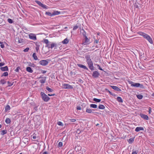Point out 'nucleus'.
<instances>
[{"label": "nucleus", "instance_id": "nucleus-1", "mask_svg": "<svg viewBox=\"0 0 154 154\" xmlns=\"http://www.w3.org/2000/svg\"><path fill=\"white\" fill-rule=\"evenodd\" d=\"M85 58L86 60V62L88 65L89 68L91 71L94 70V67L93 66V63L92 61L90 56L89 55H87L85 57Z\"/></svg>", "mask_w": 154, "mask_h": 154}, {"label": "nucleus", "instance_id": "nucleus-2", "mask_svg": "<svg viewBox=\"0 0 154 154\" xmlns=\"http://www.w3.org/2000/svg\"><path fill=\"white\" fill-rule=\"evenodd\" d=\"M41 95L42 99L45 102H48L50 99V98L43 92H41Z\"/></svg>", "mask_w": 154, "mask_h": 154}, {"label": "nucleus", "instance_id": "nucleus-3", "mask_svg": "<svg viewBox=\"0 0 154 154\" xmlns=\"http://www.w3.org/2000/svg\"><path fill=\"white\" fill-rule=\"evenodd\" d=\"M49 60L48 59L46 60H42L39 62V63L43 66H45L47 65Z\"/></svg>", "mask_w": 154, "mask_h": 154}, {"label": "nucleus", "instance_id": "nucleus-4", "mask_svg": "<svg viewBox=\"0 0 154 154\" xmlns=\"http://www.w3.org/2000/svg\"><path fill=\"white\" fill-rule=\"evenodd\" d=\"M138 34L142 36L144 38H151V37L148 35L142 32H139Z\"/></svg>", "mask_w": 154, "mask_h": 154}, {"label": "nucleus", "instance_id": "nucleus-5", "mask_svg": "<svg viewBox=\"0 0 154 154\" xmlns=\"http://www.w3.org/2000/svg\"><path fill=\"white\" fill-rule=\"evenodd\" d=\"M132 87H140L142 89L144 88V87L142 84H140L139 83H134V85H132Z\"/></svg>", "mask_w": 154, "mask_h": 154}, {"label": "nucleus", "instance_id": "nucleus-6", "mask_svg": "<svg viewBox=\"0 0 154 154\" xmlns=\"http://www.w3.org/2000/svg\"><path fill=\"white\" fill-rule=\"evenodd\" d=\"M80 34L83 36L84 38H88L85 32L83 29H80Z\"/></svg>", "mask_w": 154, "mask_h": 154}, {"label": "nucleus", "instance_id": "nucleus-7", "mask_svg": "<svg viewBox=\"0 0 154 154\" xmlns=\"http://www.w3.org/2000/svg\"><path fill=\"white\" fill-rule=\"evenodd\" d=\"M100 74L97 71H94L93 72L92 75L94 78H97L100 75Z\"/></svg>", "mask_w": 154, "mask_h": 154}, {"label": "nucleus", "instance_id": "nucleus-8", "mask_svg": "<svg viewBox=\"0 0 154 154\" xmlns=\"http://www.w3.org/2000/svg\"><path fill=\"white\" fill-rule=\"evenodd\" d=\"M35 2L39 6L42 7L44 8L47 9L48 8L47 7V6L44 5H43V4H42L41 2L39 1H35Z\"/></svg>", "mask_w": 154, "mask_h": 154}, {"label": "nucleus", "instance_id": "nucleus-9", "mask_svg": "<svg viewBox=\"0 0 154 154\" xmlns=\"http://www.w3.org/2000/svg\"><path fill=\"white\" fill-rule=\"evenodd\" d=\"M91 42L90 39H83L82 44L84 45H87Z\"/></svg>", "mask_w": 154, "mask_h": 154}, {"label": "nucleus", "instance_id": "nucleus-10", "mask_svg": "<svg viewBox=\"0 0 154 154\" xmlns=\"http://www.w3.org/2000/svg\"><path fill=\"white\" fill-rule=\"evenodd\" d=\"M63 87L65 89H72L73 88L71 85L68 84H63Z\"/></svg>", "mask_w": 154, "mask_h": 154}, {"label": "nucleus", "instance_id": "nucleus-11", "mask_svg": "<svg viewBox=\"0 0 154 154\" xmlns=\"http://www.w3.org/2000/svg\"><path fill=\"white\" fill-rule=\"evenodd\" d=\"M140 116L141 117L144 119L148 120L149 119L148 116L146 115L143 114H140Z\"/></svg>", "mask_w": 154, "mask_h": 154}, {"label": "nucleus", "instance_id": "nucleus-12", "mask_svg": "<svg viewBox=\"0 0 154 154\" xmlns=\"http://www.w3.org/2000/svg\"><path fill=\"white\" fill-rule=\"evenodd\" d=\"M111 87L113 89H114V90H115L116 91H121V89L116 86H111Z\"/></svg>", "mask_w": 154, "mask_h": 154}, {"label": "nucleus", "instance_id": "nucleus-13", "mask_svg": "<svg viewBox=\"0 0 154 154\" xmlns=\"http://www.w3.org/2000/svg\"><path fill=\"white\" fill-rule=\"evenodd\" d=\"M57 44L55 43H52L51 45V46H49L48 47V48H53L54 47H55V49H57Z\"/></svg>", "mask_w": 154, "mask_h": 154}, {"label": "nucleus", "instance_id": "nucleus-14", "mask_svg": "<svg viewBox=\"0 0 154 154\" xmlns=\"http://www.w3.org/2000/svg\"><path fill=\"white\" fill-rule=\"evenodd\" d=\"M0 69L2 71H7L8 70V69L7 66H6L3 67H1L0 68Z\"/></svg>", "mask_w": 154, "mask_h": 154}, {"label": "nucleus", "instance_id": "nucleus-15", "mask_svg": "<svg viewBox=\"0 0 154 154\" xmlns=\"http://www.w3.org/2000/svg\"><path fill=\"white\" fill-rule=\"evenodd\" d=\"M78 66L79 67H80L83 68L84 69H86L87 70H88V68L86 66L82 64H78Z\"/></svg>", "mask_w": 154, "mask_h": 154}, {"label": "nucleus", "instance_id": "nucleus-16", "mask_svg": "<svg viewBox=\"0 0 154 154\" xmlns=\"http://www.w3.org/2000/svg\"><path fill=\"white\" fill-rule=\"evenodd\" d=\"M143 130H144V128L143 127H137L135 129V131L136 132H139L140 130L143 131Z\"/></svg>", "mask_w": 154, "mask_h": 154}, {"label": "nucleus", "instance_id": "nucleus-17", "mask_svg": "<svg viewBox=\"0 0 154 154\" xmlns=\"http://www.w3.org/2000/svg\"><path fill=\"white\" fill-rule=\"evenodd\" d=\"M30 38H36V36L34 34L31 33L29 35Z\"/></svg>", "mask_w": 154, "mask_h": 154}, {"label": "nucleus", "instance_id": "nucleus-18", "mask_svg": "<svg viewBox=\"0 0 154 154\" xmlns=\"http://www.w3.org/2000/svg\"><path fill=\"white\" fill-rule=\"evenodd\" d=\"M26 70L28 72L30 73H32L33 72V70L30 67H27L26 68Z\"/></svg>", "mask_w": 154, "mask_h": 154}, {"label": "nucleus", "instance_id": "nucleus-19", "mask_svg": "<svg viewBox=\"0 0 154 154\" xmlns=\"http://www.w3.org/2000/svg\"><path fill=\"white\" fill-rule=\"evenodd\" d=\"M95 110L94 109L91 110V109H86V112H88V113H94V112H92V110Z\"/></svg>", "mask_w": 154, "mask_h": 154}, {"label": "nucleus", "instance_id": "nucleus-20", "mask_svg": "<svg viewBox=\"0 0 154 154\" xmlns=\"http://www.w3.org/2000/svg\"><path fill=\"white\" fill-rule=\"evenodd\" d=\"M32 57L35 60H38V58L37 56L36 55V54L35 53H33L32 54Z\"/></svg>", "mask_w": 154, "mask_h": 154}, {"label": "nucleus", "instance_id": "nucleus-21", "mask_svg": "<svg viewBox=\"0 0 154 154\" xmlns=\"http://www.w3.org/2000/svg\"><path fill=\"white\" fill-rule=\"evenodd\" d=\"M117 100L119 102L122 103L123 102L122 99L120 97H117Z\"/></svg>", "mask_w": 154, "mask_h": 154}, {"label": "nucleus", "instance_id": "nucleus-22", "mask_svg": "<svg viewBox=\"0 0 154 154\" xmlns=\"http://www.w3.org/2000/svg\"><path fill=\"white\" fill-rule=\"evenodd\" d=\"M46 77H44V79H41L40 80V82L41 83H44L45 82Z\"/></svg>", "mask_w": 154, "mask_h": 154}, {"label": "nucleus", "instance_id": "nucleus-23", "mask_svg": "<svg viewBox=\"0 0 154 154\" xmlns=\"http://www.w3.org/2000/svg\"><path fill=\"white\" fill-rule=\"evenodd\" d=\"M7 133V131L6 130L1 131V134L3 135Z\"/></svg>", "mask_w": 154, "mask_h": 154}, {"label": "nucleus", "instance_id": "nucleus-24", "mask_svg": "<svg viewBox=\"0 0 154 154\" xmlns=\"http://www.w3.org/2000/svg\"><path fill=\"white\" fill-rule=\"evenodd\" d=\"M134 138H131L128 140V142L129 143H132L134 141Z\"/></svg>", "mask_w": 154, "mask_h": 154}, {"label": "nucleus", "instance_id": "nucleus-25", "mask_svg": "<svg viewBox=\"0 0 154 154\" xmlns=\"http://www.w3.org/2000/svg\"><path fill=\"white\" fill-rule=\"evenodd\" d=\"M5 122L7 124H9L11 123V120L9 118H7L6 119Z\"/></svg>", "mask_w": 154, "mask_h": 154}, {"label": "nucleus", "instance_id": "nucleus-26", "mask_svg": "<svg viewBox=\"0 0 154 154\" xmlns=\"http://www.w3.org/2000/svg\"><path fill=\"white\" fill-rule=\"evenodd\" d=\"M60 12L58 11H54L53 13V16L54 15H57L60 14Z\"/></svg>", "mask_w": 154, "mask_h": 154}, {"label": "nucleus", "instance_id": "nucleus-27", "mask_svg": "<svg viewBox=\"0 0 154 154\" xmlns=\"http://www.w3.org/2000/svg\"><path fill=\"white\" fill-rule=\"evenodd\" d=\"M69 41L68 39H64L63 41L62 42V43L64 44H66L68 43Z\"/></svg>", "mask_w": 154, "mask_h": 154}, {"label": "nucleus", "instance_id": "nucleus-28", "mask_svg": "<svg viewBox=\"0 0 154 154\" xmlns=\"http://www.w3.org/2000/svg\"><path fill=\"white\" fill-rule=\"evenodd\" d=\"M98 108L100 109H105V107L103 105L100 104L98 106Z\"/></svg>", "mask_w": 154, "mask_h": 154}, {"label": "nucleus", "instance_id": "nucleus-29", "mask_svg": "<svg viewBox=\"0 0 154 154\" xmlns=\"http://www.w3.org/2000/svg\"><path fill=\"white\" fill-rule=\"evenodd\" d=\"M90 106L94 108H96L97 107V105L95 104H90Z\"/></svg>", "mask_w": 154, "mask_h": 154}, {"label": "nucleus", "instance_id": "nucleus-30", "mask_svg": "<svg viewBox=\"0 0 154 154\" xmlns=\"http://www.w3.org/2000/svg\"><path fill=\"white\" fill-rule=\"evenodd\" d=\"M46 89L49 92H51L53 91V90L52 89L49 88L48 86L46 87Z\"/></svg>", "mask_w": 154, "mask_h": 154}, {"label": "nucleus", "instance_id": "nucleus-31", "mask_svg": "<svg viewBox=\"0 0 154 154\" xmlns=\"http://www.w3.org/2000/svg\"><path fill=\"white\" fill-rule=\"evenodd\" d=\"M10 109V106L8 105L5 107V110L6 112H7Z\"/></svg>", "mask_w": 154, "mask_h": 154}, {"label": "nucleus", "instance_id": "nucleus-32", "mask_svg": "<svg viewBox=\"0 0 154 154\" xmlns=\"http://www.w3.org/2000/svg\"><path fill=\"white\" fill-rule=\"evenodd\" d=\"M93 100L94 101L97 102H100L101 100L100 99H97V98H94L93 99Z\"/></svg>", "mask_w": 154, "mask_h": 154}, {"label": "nucleus", "instance_id": "nucleus-33", "mask_svg": "<svg viewBox=\"0 0 154 154\" xmlns=\"http://www.w3.org/2000/svg\"><path fill=\"white\" fill-rule=\"evenodd\" d=\"M137 98L140 100L143 97V95L140 94L137 95Z\"/></svg>", "mask_w": 154, "mask_h": 154}, {"label": "nucleus", "instance_id": "nucleus-34", "mask_svg": "<svg viewBox=\"0 0 154 154\" xmlns=\"http://www.w3.org/2000/svg\"><path fill=\"white\" fill-rule=\"evenodd\" d=\"M44 42L47 44V46L48 47L49 45L48 44L49 41L47 39H45L44 40Z\"/></svg>", "mask_w": 154, "mask_h": 154}, {"label": "nucleus", "instance_id": "nucleus-35", "mask_svg": "<svg viewBox=\"0 0 154 154\" xmlns=\"http://www.w3.org/2000/svg\"><path fill=\"white\" fill-rule=\"evenodd\" d=\"M45 14L47 15H48L50 16H53V13L52 14H51L50 12H46L45 13Z\"/></svg>", "mask_w": 154, "mask_h": 154}, {"label": "nucleus", "instance_id": "nucleus-36", "mask_svg": "<svg viewBox=\"0 0 154 154\" xmlns=\"http://www.w3.org/2000/svg\"><path fill=\"white\" fill-rule=\"evenodd\" d=\"M6 82V81L4 79H1L0 81L1 84L3 85L5 84Z\"/></svg>", "mask_w": 154, "mask_h": 154}, {"label": "nucleus", "instance_id": "nucleus-37", "mask_svg": "<svg viewBox=\"0 0 154 154\" xmlns=\"http://www.w3.org/2000/svg\"><path fill=\"white\" fill-rule=\"evenodd\" d=\"M8 73L7 72H4L2 75L1 76H8Z\"/></svg>", "mask_w": 154, "mask_h": 154}, {"label": "nucleus", "instance_id": "nucleus-38", "mask_svg": "<svg viewBox=\"0 0 154 154\" xmlns=\"http://www.w3.org/2000/svg\"><path fill=\"white\" fill-rule=\"evenodd\" d=\"M57 124L58 125H59L61 126H63V123L60 121L58 122H57Z\"/></svg>", "mask_w": 154, "mask_h": 154}, {"label": "nucleus", "instance_id": "nucleus-39", "mask_svg": "<svg viewBox=\"0 0 154 154\" xmlns=\"http://www.w3.org/2000/svg\"><path fill=\"white\" fill-rule=\"evenodd\" d=\"M8 86L10 87L13 85L14 82L12 83L8 81Z\"/></svg>", "mask_w": 154, "mask_h": 154}, {"label": "nucleus", "instance_id": "nucleus-40", "mask_svg": "<svg viewBox=\"0 0 154 154\" xmlns=\"http://www.w3.org/2000/svg\"><path fill=\"white\" fill-rule=\"evenodd\" d=\"M29 103H30V105H32V106L34 105V101L33 100H31L30 101Z\"/></svg>", "mask_w": 154, "mask_h": 154}, {"label": "nucleus", "instance_id": "nucleus-41", "mask_svg": "<svg viewBox=\"0 0 154 154\" xmlns=\"http://www.w3.org/2000/svg\"><path fill=\"white\" fill-rule=\"evenodd\" d=\"M29 48L27 47V48H25V49H24L23 50V51L25 52H27L29 51Z\"/></svg>", "mask_w": 154, "mask_h": 154}, {"label": "nucleus", "instance_id": "nucleus-42", "mask_svg": "<svg viewBox=\"0 0 154 154\" xmlns=\"http://www.w3.org/2000/svg\"><path fill=\"white\" fill-rule=\"evenodd\" d=\"M63 146V143L61 142H60L58 143V146L59 147H61Z\"/></svg>", "mask_w": 154, "mask_h": 154}, {"label": "nucleus", "instance_id": "nucleus-43", "mask_svg": "<svg viewBox=\"0 0 154 154\" xmlns=\"http://www.w3.org/2000/svg\"><path fill=\"white\" fill-rule=\"evenodd\" d=\"M96 65L97 66V67H98V69H100V70L103 71V69L100 67V65L99 64H96Z\"/></svg>", "mask_w": 154, "mask_h": 154}, {"label": "nucleus", "instance_id": "nucleus-44", "mask_svg": "<svg viewBox=\"0 0 154 154\" xmlns=\"http://www.w3.org/2000/svg\"><path fill=\"white\" fill-rule=\"evenodd\" d=\"M20 69V68L19 66H18L17 68L15 69V71L16 72H18L19 71V69Z\"/></svg>", "mask_w": 154, "mask_h": 154}, {"label": "nucleus", "instance_id": "nucleus-45", "mask_svg": "<svg viewBox=\"0 0 154 154\" xmlns=\"http://www.w3.org/2000/svg\"><path fill=\"white\" fill-rule=\"evenodd\" d=\"M147 40L151 44L153 43V41L152 39H147Z\"/></svg>", "mask_w": 154, "mask_h": 154}, {"label": "nucleus", "instance_id": "nucleus-46", "mask_svg": "<svg viewBox=\"0 0 154 154\" xmlns=\"http://www.w3.org/2000/svg\"><path fill=\"white\" fill-rule=\"evenodd\" d=\"M8 22L10 23H12L13 22V20L11 19H8Z\"/></svg>", "mask_w": 154, "mask_h": 154}, {"label": "nucleus", "instance_id": "nucleus-47", "mask_svg": "<svg viewBox=\"0 0 154 154\" xmlns=\"http://www.w3.org/2000/svg\"><path fill=\"white\" fill-rule=\"evenodd\" d=\"M17 40H18V43H21L23 42L22 41V40H23V39H18Z\"/></svg>", "mask_w": 154, "mask_h": 154}, {"label": "nucleus", "instance_id": "nucleus-48", "mask_svg": "<svg viewBox=\"0 0 154 154\" xmlns=\"http://www.w3.org/2000/svg\"><path fill=\"white\" fill-rule=\"evenodd\" d=\"M78 81L80 83H82L83 82V81L80 79H79Z\"/></svg>", "mask_w": 154, "mask_h": 154}, {"label": "nucleus", "instance_id": "nucleus-49", "mask_svg": "<svg viewBox=\"0 0 154 154\" xmlns=\"http://www.w3.org/2000/svg\"><path fill=\"white\" fill-rule=\"evenodd\" d=\"M137 151H133L132 154H137Z\"/></svg>", "mask_w": 154, "mask_h": 154}, {"label": "nucleus", "instance_id": "nucleus-50", "mask_svg": "<svg viewBox=\"0 0 154 154\" xmlns=\"http://www.w3.org/2000/svg\"><path fill=\"white\" fill-rule=\"evenodd\" d=\"M71 76L74 77V75H75V74L74 73V72H71Z\"/></svg>", "mask_w": 154, "mask_h": 154}, {"label": "nucleus", "instance_id": "nucleus-51", "mask_svg": "<svg viewBox=\"0 0 154 154\" xmlns=\"http://www.w3.org/2000/svg\"><path fill=\"white\" fill-rule=\"evenodd\" d=\"M129 82L130 84H131V86H132V85H134V82H133L132 81H129Z\"/></svg>", "mask_w": 154, "mask_h": 154}, {"label": "nucleus", "instance_id": "nucleus-52", "mask_svg": "<svg viewBox=\"0 0 154 154\" xmlns=\"http://www.w3.org/2000/svg\"><path fill=\"white\" fill-rule=\"evenodd\" d=\"M5 63H0V67H1L5 65Z\"/></svg>", "mask_w": 154, "mask_h": 154}, {"label": "nucleus", "instance_id": "nucleus-53", "mask_svg": "<svg viewBox=\"0 0 154 154\" xmlns=\"http://www.w3.org/2000/svg\"><path fill=\"white\" fill-rule=\"evenodd\" d=\"M41 70V73L43 74L47 72L46 71L43 70Z\"/></svg>", "mask_w": 154, "mask_h": 154}, {"label": "nucleus", "instance_id": "nucleus-54", "mask_svg": "<svg viewBox=\"0 0 154 154\" xmlns=\"http://www.w3.org/2000/svg\"><path fill=\"white\" fill-rule=\"evenodd\" d=\"M108 92L109 93V94L112 96H114V94H113L109 90H108Z\"/></svg>", "mask_w": 154, "mask_h": 154}, {"label": "nucleus", "instance_id": "nucleus-55", "mask_svg": "<svg viewBox=\"0 0 154 154\" xmlns=\"http://www.w3.org/2000/svg\"><path fill=\"white\" fill-rule=\"evenodd\" d=\"M70 120L71 122H74L76 121V119H70Z\"/></svg>", "mask_w": 154, "mask_h": 154}, {"label": "nucleus", "instance_id": "nucleus-56", "mask_svg": "<svg viewBox=\"0 0 154 154\" xmlns=\"http://www.w3.org/2000/svg\"><path fill=\"white\" fill-rule=\"evenodd\" d=\"M98 42H99L98 40L97 39H96L94 41V42L97 43H98Z\"/></svg>", "mask_w": 154, "mask_h": 154}, {"label": "nucleus", "instance_id": "nucleus-57", "mask_svg": "<svg viewBox=\"0 0 154 154\" xmlns=\"http://www.w3.org/2000/svg\"><path fill=\"white\" fill-rule=\"evenodd\" d=\"M151 108L150 107H149V114H150L151 113Z\"/></svg>", "mask_w": 154, "mask_h": 154}, {"label": "nucleus", "instance_id": "nucleus-58", "mask_svg": "<svg viewBox=\"0 0 154 154\" xmlns=\"http://www.w3.org/2000/svg\"><path fill=\"white\" fill-rule=\"evenodd\" d=\"M0 46L2 48H3L5 47L4 45L2 44Z\"/></svg>", "mask_w": 154, "mask_h": 154}, {"label": "nucleus", "instance_id": "nucleus-59", "mask_svg": "<svg viewBox=\"0 0 154 154\" xmlns=\"http://www.w3.org/2000/svg\"><path fill=\"white\" fill-rule=\"evenodd\" d=\"M77 29V26H75L73 28V30H75L76 29Z\"/></svg>", "mask_w": 154, "mask_h": 154}, {"label": "nucleus", "instance_id": "nucleus-60", "mask_svg": "<svg viewBox=\"0 0 154 154\" xmlns=\"http://www.w3.org/2000/svg\"><path fill=\"white\" fill-rule=\"evenodd\" d=\"M34 109L35 111H37L38 110V108L37 106H35L34 108Z\"/></svg>", "mask_w": 154, "mask_h": 154}, {"label": "nucleus", "instance_id": "nucleus-61", "mask_svg": "<svg viewBox=\"0 0 154 154\" xmlns=\"http://www.w3.org/2000/svg\"><path fill=\"white\" fill-rule=\"evenodd\" d=\"M36 138V137L35 135H33L32 137V138L33 139H35Z\"/></svg>", "mask_w": 154, "mask_h": 154}, {"label": "nucleus", "instance_id": "nucleus-62", "mask_svg": "<svg viewBox=\"0 0 154 154\" xmlns=\"http://www.w3.org/2000/svg\"><path fill=\"white\" fill-rule=\"evenodd\" d=\"M29 66H32V64L30 63L29 62Z\"/></svg>", "mask_w": 154, "mask_h": 154}, {"label": "nucleus", "instance_id": "nucleus-63", "mask_svg": "<svg viewBox=\"0 0 154 154\" xmlns=\"http://www.w3.org/2000/svg\"><path fill=\"white\" fill-rule=\"evenodd\" d=\"M81 108L80 106H78V110H81Z\"/></svg>", "mask_w": 154, "mask_h": 154}, {"label": "nucleus", "instance_id": "nucleus-64", "mask_svg": "<svg viewBox=\"0 0 154 154\" xmlns=\"http://www.w3.org/2000/svg\"><path fill=\"white\" fill-rule=\"evenodd\" d=\"M42 154H48V152L45 151L43 152Z\"/></svg>", "mask_w": 154, "mask_h": 154}]
</instances>
